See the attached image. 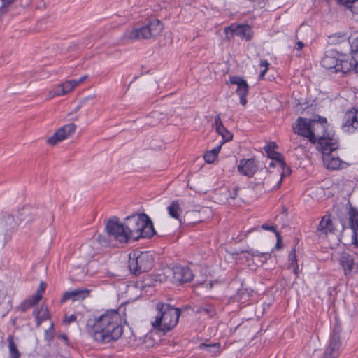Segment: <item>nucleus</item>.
<instances>
[{"instance_id": "9d476101", "label": "nucleus", "mask_w": 358, "mask_h": 358, "mask_svg": "<svg viewBox=\"0 0 358 358\" xmlns=\"http://www.w3.org/2000/svg\"><path fill=\"white\" fill-rule=\"evenodd\" d=\"M312 119H307L304 117H298L295 124L293 126V129L295 134L308 138L311 143L313 138L312 133Z\"/></svg>"}, {"instance_id": "2f4dec72", "label": "nucleus", "mask_w": 358, "mask_h": 358, "mask_svg": "<svg viewBox=\"0 0 358 358\" xmlns=\"http://www.w3.org/2000/svg\"><path fill=\"white\" fill-rule=\"evenodd\" d=\"M289 268H293L295 274H297V269L299 268L295 249H293L289 254Z\"/></svg>"}, {"instance_id": "ea45409f", "label": "nucleus", "mask_w": 358, "mask_h": 358, "mask_svg": "<svg viewBox=\"0 0 358 358\" xmlns=\"http://www.w3.org/2000/svg\"><path fill=\"white\" fill-rule=\"evenodd\" d=\"M76 318H77V317L74 314H72L69 316H65V317L63 320V322H64V324L69 325V324L74 322L76 320Z\"/></svg>"}, {"instance_id": "4be33fe9", "label": "nucleus", "mask_w": 358, "mask_h": 358, "mask_svg": "<svg viewBox=\"0 0 358 358\" xmlns=\"http://www.w3.org/2000/svg\"><path fill=\"white\" fill-rule=\"evenodd\" d=\"M215 124L216 127V131L220 135L222 136L224 140L223 142H228L232 140L233 135L223 125L220 115H217L215 117Z\"/></svg>"}, {"instance_id": "473e14b6", "label": "nucleus", "mask_w": 358, "mask_h": 358, "mask_svg": "<svg viewBox=\"0 0 358 358\" xmlns=\"http://www.w3.org/2000/svg\"><path fill=\"white\" fill-rule=\"evenodd\" d=\"M348 45L350 46L352 58H357L358 57V37L354 38L352 42H350Z\"/></svg>"}, {"instance_id": "dca6fc26", "label": "nucleus", "mask_w": 358, "mask_h": 358, "mask_svg": "<svg viewBox=\"0 0 358 358\" xmlns=\"http://www.w3.org/2000/svg\"><path fill=\"white\" fill-rule=\"evenodd\" d=\"M258 166L254 158L243 159L238 166V172L249 178L252 177L257 171Z\"/></svg>"}, {"instance_id": "37998d69", "label": "nucleus", "mask_w": 358, "mask_h": 358, "mask_svg": "<svg viewBox=\"0 0 358 358\" xmlns=\"http://www.w3.org/2000/svg\"><path fill=\"white\" fill-rule=\"evenodd\" d=\"M261 228L263 229V230H266V231H273L275 234V232H278L276 229H275V227L274 225H269L268 224H263L262 226H261Z\"/></svg>"}, {"instance_id": "7c9ffc66", "label": "nucleus", "mask_w": 358, "mask_h": 358, "mask_svg": "<svg viewBox=\"0 0 358 358\" xmlns=\"http://www.w3.org/2000/svg\"><path fill=\"white\" fill-rule=\"evenodd\" d=\"M35 300L36 299L31 296V297L24 301L18 307V309L22 312L27 311L29 308L38 303V301H35Z\"/></svg>"}, {"instance_id": "bf43d9fd", "label": "nucleus", "mask_w": 358, "mask_h": 358, "mask_svg": "<svg viewBox=\"0 0 358 358\" xmlns=\"http://www.w3.org/2000/svg\"><path fill=\"white\" fill-rule=\"evenodd\" d=\"M87 245H83V248L85 249V248H87Z\"/></svg>"}, {"instance_id": "5fc2aeb1", "label": "nucleus", "mask_w": 358, "mask_h": 358, "mask_svg": "<svg viewBox=\"0 0 358 358\" xmlns=\"http://www.w3.org/2000/svg\"><path fill=\"white\" fill-rule=\"evenodd\" d=\"M52 329H53V323H52V324H51V325H50V327L49 329H48V330H47V331H45V333H46V334H48V331H49V330H52Z\"/></svg>"}, {"instance_id": "6ab92c4d", "label": "nucleus", "mask_w": 358, "mask_h": 358, "mask_svg": "<svg viewBox=\"0 0 358 358\" xmlns=\"http://www.w3.org/2000/svg\"><path fill=\"white\" fill-rule=\"evenodd\" d=\"M87 76L81 77L78 80H67L60 85L57 86L56 88L55 95L56 96H62L64 95L71 91H72L79 83H82L85 78Z\"/></svg>"}, {"instance_id": "4c0bfd02", "label": "nucleus", "mask_w": 358, "mask_h": 358, "mask_svg": "<svg viewBox=\"0 0 358 358\" xmlns=\"http://www.w3.org/2000/svg\"><path fill=\"white\" fill-rule=\"evenodd\" d=\"M201 312H203L206 315H208L209 317H212L215 314V309L211 305H206L205 306L201 308Z\"/></svg>"}, {"instance_id": "aec40b11", "label": "nucleus", "mask_w": 358, "mask_h": 358, "mask_svg": "<svg viewBox=\"0 0 358 358\" xmlns=\"http://www.w3.org/2000/svg\"><path fill=\"white\" fill-rule=\"evenodd\" d=\"M338 262L344 270L345 275L352 273L355 266V262L351 255L345 252H341L338 258Z\"/></svg>"}, {"instance_id": "f8f14e48", "label": "nucleus", "mask_w": 358, "mask_h": 358, "mask_svg": "<svg viewBox=\"0 0 358 358\" xmlns=\"http://www.w3.org/2000/svg\"><path fill=\"white\" fill-rule=\"evenodd\" d=\"M331 146L327 145L318 149L322 154L323 163L328 169H338L341 167L343 162L338 157H334L331 155V152L335 150H325V148L329 150Z\"/></svg>"}, {"instance_id": "20e7f679", "label": "nucleus", "mask_w": 358, "mask_h": 358, "mask_svg": "<svg viewBox=\"0 0 358 358\" xmlns=\"http://www.w3.org/2000/svg\"><path fill=\"white\" fill-rule=\"evenodd\" d=\"M157 315L152 322V327L166 333L171 330L178 323L180 310L173 306L159 302L156 304Z\"/></svg>"}, {"instance_id": "2eb2a0df", "label": "nucleus", "mask_w": 358, "mask_h": 358, "mask_svg": "<svg viewBox=\"0 0 358 358\" xmlns=\"http://www.w3.org/2000/svg\"><path fill=\"white\" fill-rule=\"evenodd\" d=\"M341 346V342L339 333L334 331L331 335L329 344L327 346L324 354L331 358H336L339 355Z\"/></svg>"}, {"instance_id": "a878e982", "label": "nucleus", "mask_w": 358, "mask_h": 358, "mask_svg": "<svg viewBox=\"0 0 358 358\" xmlns=\"http://www.w3.org/2000/svg\"><path fill=\"white\" fill-rule=\"evenodd\" d=\"M350 224L353 230L352 244L358 248V212H353L351 214Z\"/></svg>"}, {"instance_id": "8fccbe9b", "label": "nucleus", "mask_w": 358, "mask_h": 358, "mask_svg": "<svg viewBox=\"0 0 358 358\" xmlns=\"http://www.w3.org/2000/svg\"><path fill=\"white\" fill-rule=\"evenodd\" d=\"M304 46V44L302 41H298L296 43V45H295V48L296 50H301Z\"/></svg>"}, {"instance_id": "72a5a7b5", "label": "nucleus", "mask_w": 358, "mask_h": 358, "mask_svg": "<svg viewBox=\"0 0 358 358\" xmlns=\"http://www.w3.org/2000/svg\"><path fill=\"white\" fill-rule=\"evenodd\" d=\"M16 0H1L2 4L0 7V15H4L6 13L10 6L15 2Z\"/></svg>"}, {"instance_id": "3c124183", "label": "nucleus", "mask_w": 358, "mask_h": 358, "mask_svg": "<svg viewBox=\"0 0 358 358\" xmlns=\"http://www.w3.org/2000/svg\"><path fill=\"white\" fill-rule=\"evenodd\" d=\"M246 96H243H243H239V97H240V103L243 106H245L246 103H247Z\"/></svg>"}, {"instance_id": "09e8293b", "label": "nucleus", "mask_w": 358, "mask_h": 358, "mask_svg": "<svg viewBox=\"0 0 358 358\" xmlns=\"http://www.w3.org/2000/svg\"><path fill=\"white\" fill-rule=\"evenodd\" d=\"M220 149H221V145H218V146H216L215 148H214L211 150H209V152H210L211 153L214 154V155H215L217 157V155H218V154H219V152L220 151Z\"/></svg>"}, {"instance_id": "f257e3e1", "label": "nucleus", "mask_w": 358, "mask_h": 358, "mask_svg": "<svg viewBox=\"0 0 358 358\" xmlns=\"http://www.w3.org/2000/svg\"><path fill=\"white\" fill-rule=\"evenodd\" d=\"M87 331L94 341L108 343L122 334V319L117 310L109 309L94 315L87 322Z\"/></svg>"}, {"instance_id": "58836bf2", "label": "nucleus", "mask_w": 358, "mask_h": 358, "mask_svg": "<svg viewBox=\"0 0 358 358\" xmlns=\"http://www.w3.org/2000/svg\"><path fill=\"white\" fill-rule=\"evenodd\" d=\"M203 159L206 163L213 164L217 159V157L210 152L206 151L203 155Z\"/></svg>"}, {"instance_id": "b1692460", "label": "nucleus", "mask_w": 358, "mask_h": 358, "mask_svg": "<svg viewBox=\"0 0 358 358\" xmlns=\"http://www.w3.org/2000/svg\"><path fill=\"white\" fill-rule=\"evenodd\" d=\"M327 43L329 45H338L346 43L349 45L348 36L346 33L337 32L328 36Z\"/></svg>"}, {"instance_id": "6e6552de", "label": "nucleus", "mask_w": 358, "mask_h": 358, "mask_svg": "<svg viewBox=\"0 0 358 358\" xmlns=\"http://www.w3.org/2000/svg\"><path fill=\"white\" fill-rule=\"evenodd\" d=\"M124 226L125 222H120L117 217L109 219L105 227L108 238L121 243H127L129 234Z\"/></svg>"}, {"instance_id": "393cba45", "label": "nucleus", "mask_w": 358, "mask_h": 358, "mask_svg": "<svg viewBox=\"0 0 358 358\" xmlns=\"http://www.w3.org/2000/svg\"><path fill=\"white\" fill-rule=\"evenodd\" d=\"M7 342L10 358H20L21 357V353L18 350L17 346L15 343V336L13 334L8 335Z\"/></svg>"}, {"instance_id": "f3484780", "label": "nucleus", "mask_w": 358, "mask_h": 358, "mask_svg": "<svg viewBox=\"0 0 358 358\" xmlns=\"http://www.w3.org/2000/svg\"><path fill=\"white\" fill-rule=\"evenodd\" d=\"M90 291L87 289H76L66 292L62 299L61 303H64L68 300L73 301L83 300L90 296Z\"/></svg>"}, {"instance_id": "39448f33", "label": "nucleus", "mask_w": 358, "mask_h": 358, "mask_svg": "<svg viewBox=\"0 0 358 358\" xmlns=\"http://www.w3.org/2000/svg\"><path fill=\"white\" fill-rule=\"evenodd\" d=\"M321 65L332 73H345L352 69V64L348 55L335 49H329L325 52L321 60Z\"/></svg>"}, {"instance_id": "a19ab883", "label": "nucleus", "mask_w": 358, "mask_h": 358, "mask_svg": "<svg viewBox=\"0 0 358 358\" xmlns=\"http://www.w3.org/2000/svg\"><path fill=\"white\" fill-rule=\"evenodd\" d=\"M339 5L344 6L346 8L350 9L352 0H335Z\"/></svg>"}, {"instance_id": "79ce46f5", "label": "nucleus", "mask_w": 358, "mask_h": 358, "mask_svg": "<svg viewBox=\"0 0 358 358\" xmlns=\"http://www.w3.org/2000/svg\"><path fill=\"white\" fill-rule=\"evenodd\" d=\"M351 4L350 11L355 15H358V0H352Z\"/></svg>"}, {"instance_id": "e433bc0d", "label": "nucleus", "mask_w": 358, "mask_h": 358, "mask_svg": "<svg viewBox=\"0 0 358 358\" xmlns=\"http://www.w3.org/2000/svg\"><path fill=\"white\" fill-rule=\"evenodd\" d=\"M280 167L282 169V172L281 173V178L280 179V180L277 182L276 184V187H279L281 185V182H282V180L284 177H286L287 176H289L291 173V169L289 167L287 166V165L285 164V166L284 167H282L280 165H279Z\"/></svg>"}, {"instance_id": "13d9d810", "label": "nucleus", "mask_w": 358, "mask_h": 358, "mask_svg": "<svg viewBox=\"0 0 358 358\" xmlns=\"http://www.w3.org/2000/svg\"><path fill=\"white\" fill-rule=\"evenodd\" d=\"M273 166V162H271L270 163V166Z\"/></svg>"}, {"instance_id": "423d86ee", "label": "nucleus", "mask_w": 358, "mask_h": 358, "mask_svg": "<svg viewBox=\"0 0 358 358\" xmlns=\"http://www.w3.org/2000/svg\"><path fill=\"white\" fill-rule=\"evenodd\" d=\"M128 264L130 271L138 275L152 268L154 258L149 251H135L129 254Z\"/></svg>"}, {"instance_id": "864d4df0", "label": "nucleus", "mask_w": 358, "mask_h": 358, "mask_svg": "<svg viewBox=\"0 0 358 358\" xmlns=\"http://www.w3.org/2000/svg\"><path fill=\"white\" fill-rule=\"evenodd\" d=\"M351 110H355L356 111V120L358 122V107L352 108Z\"/></svg>"}, {"instance_id": "c9c22d12", "label": "nucleus", "mask_w": 358, "mask_h": 358, "mask_svg": "<svg viewBox=\"0 0 358 358\" xmlns=\"http://www.w3.org/2000/svg\"><path fill=\"white\" fill-rule=\"evenodd\" d=\"M269 65H270V64H269V62L267 60L262 59L260 61L259 66H260V67L264 68V69L262 70L260 73H259V79H263L264 78L266 73L268 71Z\"/></svg>"}, {"instance_id": "a18cd8bd", "label": "nucleus", "mask_w": 358, "mask_h": 358, "mask_svg": "<svg viewBox=\"0 0 358 358\" xmlns=\"http://www.w3.org/2000/svg\"><path fill=\"white\" fill-rule=\"evenodd\" d=\"M350 63L352 64V69H354L356 73H358V57L352 58Z\"/></svg>"}, {"instance_id": "cd10ccee", "label": "nucleus", "mask_w": 358, "mask_h": 358, "mask_svg": "<svg viewBox=\"0 0 358 358\" xmlns=\"http://www.w3.org/2000/svg\"><path fill=\"white\" fill-rule=\"evenodd\" d=\"M167 210L169 215L176 220H180V213L181 212V208L180 204L178 201H173L168 207Z\"/></svg>"}, {"instance_id": "4d7b16f0", "label": "nucleus", "mask_w": 358, "mask_h": 358, "mask_svg": "<svg viewBox=\"0 0 358 358\" xmlns=\"http://www.w3.org/2000/svg\"><path fill=\"white\" fill-rule=\"evenodd\" d=\"M98 240L101 243H102V239H101V237L99 236V238H98Z\"/></svg>"}, {"instance_id": "c03bdc74", "label": "nucleus", "mask_w": 358, "mask_h": 358, "mask_svg": "<svg viewBox=\"0 0 358 358\" xmlns=\"http://www.w3.org/2000/svg\"><path fill=\"white\" fill-rule=\"evenodd\" d=\"M275 236H276V245H275V248L277 249H280L281 248V245H282V237L280 234L279 232H275Z\"/></svg>"}, {"instance_id": "1a4fd4ad", "label": "nucleus", "mask_w": 358, "mask_h": 358, "mask_svg": "<svg viewBox=\"0 0 358 358\" xmlns=\"http://www.w3.org/2000/svg\"><path fill=\"white\" fill-rule=\"evenodd\" d=\"M166 278L173 282L178 285L189 282L192 280L194 275L188 267L175 266L168 268L165 272Z\"/></svg>"}, {"instance_id": "5701e85b", "label": "nucleus", "mask_w": 358, "mask_h": 358, "mask_svg": "<svg viewBox=\"0 0 358 358\" xmlns=\"http://www.w3.org/2000/svg\"><path fill=\"white\" fill-rule=\"evenodd\" d=\"M275 146V143L272 142L266 145L264 147V150L268 157H270L271 159H275L279 165H280L282 167H284L285 166V162L284 161L282 156L279 152L274 150Z\"/></svg>"}, {"instance_id": "bb28decb", "label": "nucleus", "mask_w": 358, "mask_h": 358, "mask_svg": "<svg viewBox=\"0 0 358 358\" xmlns=\"http://www.w3.org/2000/svg\"><path fill=\"white\" fill-rule=\"evenodd\" d=\"M33 315L36 321V326L39 327L41 323L50 318V314L47 308L41 307L40 309H35Z\"/></svg>"}, {"instance_id": "4468645a", "label": "nucleus", "mask_w": 358, "mask_h": 358, "mask_svg": "<svg viewBox=\"0 0 358 358\" xmlns=\"http://www.w3.org/2000/svg\"><path fill=\"white\" fill-rule=\"evenodd\" d=\"M231 31L233 35L242 37L246 41H250L253 36L252 28L248 24H231L224 29V32L227 34Z\"/></svg>"}, {"instance_id": "412c9836", "label": "nucleus", "mask_w": 358, "mask_h": 358, "mask_svg": "<svg viewBox=\"0 0 358 358\" xmlns=\"http://www.w3.org/2000/svg\"><path fill=\"white\" fill-rule=\"evenodd\" d=\"M230 82L231 84L238 86L236 93L238 96H247L249 91V86L243 78L238 76L230 77Z\"/></svg>"}, {"instance_id": "a211bd4d", "label": "nucleus", "mask_w": 358, "mask_h": 358, "mask_svg": "<svg viewBox=\"0 0 358 358\" xmlns=\"http://www.w3.org/2000/svg\"><path fill=\"white\" fill-rule=\"evenodd\" d=\"M334 230L330 217L324 215L318 224L316 233L320 238H324L329 233H334Z\"/></svg>"}, {"instance_id": "c85d7f7f", "label": "nucleus", "mask_w": 358, "mask_h": 358, "mask_svg": "<svg viewBox=\"0 0 358 358\" xmlns=\"http://www.w3.org/2000/svg\"><path fill=\"white\" fill-rule=\"evenodd\" d=\"M1 224L6 232L13 230L17 225L14 217L11 215H5Z\"/></svg>"}, {"instance_id": "49530a36", "label": "nucleus", "mask_w": 358, "mask_h": 358, "mask_svg": "<svg viewBox=\"0 0 358 358\" xmlns=\"http://www.w3.org/2000/svg\"><path fill=\"white\" fill-rule=\"evenodd\" d=\"M239 191V187L238 186H236L233 189V192L230 193V198L232 199H235L238 195V192Z\"/></svg>"}, {"instance_id": "9b49d317", "label": "nucleus", "mask_w": 358, "mask_h": 358, "mask_svg": "<svg viewBox=\"0 0 358 358\" xmlns=\"http://www.w3.org/2000/svg\"><path fill=\"white\" fill-rule=\"evenodd\" d=\"M76 128V127L73 123L67 124L58 129L47 141L52 145H56L58 142L68 138L74 134Z\"/></svg>"}, {"instance_id": "0eeeda50", "label": "nucleus", "mask_w": 358, "mask_h": 358, "mask_svg": "<svg viewBox=\"0 0 358 358\" xmlns=\"http://www.w3.org/2000/svg\"><path fill=\"white\" fill-rule=\"evenodd\" d=\"M162 29V24L159 20L151 19L146 24L141 27L127 30L124 34V37L129 40L150 39L158 36Z\"/></svg>"}, {"instance_id": "7ed1b4c3", "label": "nucleus", "mask_w": 358, "mask_h": 358, "mask_svg": "<svg viewBox=\"0 0 358 358\" xmlns=\"http://www.w3.org/2000/svg\"><path fill=\"white\" fill-rule=\"evenodd\" d=\"M124 222L129 241L150 238L155 234L153 223L145 213L127 216Z\"/></svg>"}, {"instance_id": "f704fd0d", "label": "nucleus", "mask_w": 358, "mask_h": 358, "mask_svg": "<svg viewBox=\"0 0 358 358\" xmlns=\"http://www.w3.org/2000/svg\"><path fill=\"white\" fill-rule=\"evenodd\" d=\"M45 283L41 282L36 292L34 295H32V296L36 299L35 301L38 302L41 299L43 293L45 292Z\"/></svg>"}, {"instance_id": "de8ad7c7", "label": "nucleus", "mask_w": 358, "mask_h": 358, "mask_svg": "<svg viewBox=\"0 0 358 358\" xmlns=\"http://www.w3.org/2000/svg\"><path fill=\"white\" fill-rule=\"evenodd\" d=\"M251 255L252 256H257V257H264V256H270V254L268 253H263L260 252L259 251H252Z\"/></svg>"}, {"instance_id": "c756f323", "label": "nucleus", "mask_w": 358, "mask_h": 358, "mask_svg": "<svg viewBox=\"0 0 358 358\" xmlns=\"http://www.w3.org/2000/svg\"><path fill=\"white\" fill-rule=\"evenodd\" d=\"M220 348V344L219 343H215L211 344L201 343L199 345V348L203 350H206L210 353H215L218 352Z\"/></svg>"}, {"instance_id": "603ef678", "label": "nucleus", "mask_w": 358, "mask_h": 358, "mask_svg": "<svg viewBox=\"0 0 358 358\" xmlns=\"http://www.w3.org/2000/svg\"><path fill=\"white\" fill-rule=\"evenodd\" d=\"M5 298H6L5 293L0 291V305L3 303Z\"/></svg>"}, {"instance_id": "6e6d98bb", "label": "nucleus", "mask_w": 358, "mask_h": 358, "mask_svg": "<svg viewBox=\"0 0 358 358\" xmlns=\"http://www.w3.org/2000/svg\"><path fill=\"white\" fill-rule=\"evenodd\" d=\"M322 358H331V357H329V356H326V355H325V354H323V356H322Z\"/></svg>"}, {"instance_id": "ddd939ff", "label": "nucleus", "mask_w": 358, "mask_h": 358, "mask_svg": "<svg viewBox=\"0 0 358 358\" xmlns=\"http://www.w3.org/2000/svg\"><path fill=\"white\" fill-rule=\"evenodd\" d=\"M341 129L343 132L353 134L358 130V122L356 120V111L348 110L344 115Z\"/></svg>"}, {"instance_id": "f03ea898", "label": "nucleus", "mask_w": 358, "mask_h": 358, "mask_svg": "<svg viewBox=\"0 0 358 358\" xmlns=\"http://www.w3.org/2000/svg\"><path fill=\"white\" fill-rule=\"evenodd\" d=\"M312 133L313 138L311 143L316 144L317 149L329 145L331 150H337L339 147L338 138L335 132L329 129V124L326 117L316 115L312 119Z\"/></svg>"}]
</instances>
